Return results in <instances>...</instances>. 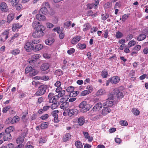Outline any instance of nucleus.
Returning a JSON list of instances; mask_svg holds the SVG:
<instances>
[{
    "instance_id": "obj_34",
    "label": "nucleus",
    "mask_w": 148,
    "mask_h": 148,
    "mask_svg": "<svg viewBox=\"0 0 148 148\" xmlns=\"http://www.w3.org/2000/svg\"><path fill=\"white\" fill-rule=\"evenodd\" d=\"M9 33V30H7L5 31L2 33V35L3 37H5V39L6 40L8 38Z\"/></svg>"
},
{
    "instance_id": "obj_20",
    "label": "nucleus",
    "mask_w": 148,
    "mask_h": 148,
    "mask_svg": "<svg viewBox=\"0 0 148 148\" xmlns=\"http://www.w3.org/2000/svg\"><path fill=\"white\" fill-rule=\"evenodd\" d=\"M102 107V105L101 103H98L93 107V109L95 111L99 110L101 109Z\"/></svg>"
},
{
    "instance_id": "obj_27",
    "label": "nucleus",
    "mask_w": 148,
    "mask_h": 148,
    "mask_svg": "<svg viewBox=\"0 0 148 148\" xmlns=\"http://www.w3.org/2000/svg\"><path fill=\"white\" fill-rule=\"evenodd\" d=\"M50 8L49 4L48 3L45 2L42 4L41 9H47Z\"/></svg>"
},
{
    "instance_id": "obj_14",
    "label": "nucleus",
    "mask_w": 148,
    "mask_h": 148,
    "mask_svg": "<svg viewBox=\"0 0 148 148\" xmlns=\"http://www.w3.org/2000/svg\"><path fill=\"white\" fill-rule=\"evenodd\" d=\"M53 93L52 92L49 93L48 95V99L49 100V102L50 103H53L57 100V99H53L54 98V96H53Z\"/></svg>"
},
{
    "instance_id": "obj_13",
    "label": "nucleus",
    "mask_w": 148,
    "mask_h": 148,
    "mask_svg": "<svg viewBox=\"0 0 148 148\" xmlns=\"http://www.w3.org/2000/svg\"><path fill=\"white\" fill-rule=\"evenodd\" d=\"M39 12L40 13H42L45 15L48 14L52 15L53 14V10H40Z\"/></svg>"
},
{
    "instance_id": "obj_25",
    "label": "nucleus",
    "mask_w": 148,
    "mask_h": 148,
    "mask_svg": "<svg viewBox=\"0 0 148 148\" xmlns=\"http://www.w3.org/2000/svg\"><path fill=\"white\" fill-rule=\"evenodd\" d=\"M54 39L53 38H49L48 39L46 40L45 43L47 45H50L52 44L54 42Z\"/></svg>"
},
{
    "instance_id": "obj_30",
    "label": "nucleus",
    "mask_w": 148,
    "mask_h": 148,
    "mask_svg": "<svg viewBox=\"0 0 148 148\" xmlns=\"http://www.w3.org/2000/svg\"><path fill=\"white\" fill-rule=\"evenodd\" d=\"M106 92L104 89H101L98 90L97 92L96 95L97 96L102 95L105 93Z\"/></svg>"
},
{
    "instance_id": "obj_39",
    "label": "nucleus",
    "mask_w": 148,
    "mask_h": 148,
    "mask_svg": "<svg viewBox=\"0 0 148 148\" xmlns=\"http://www.w3.org/2000/svg\"><path fill=\"white\" fill-rule=\"evenodd\" d=\"M19 120V118L18 116H15L13 118H12V120H11V123L13 124L16 123L18 122Z\"/></svg>"
},
{
    "instance_id": "obj_3",
    "label": "nucleus",
    "mask_w": 148,
    "mask_h": 148,
    "mask_svg": "<svg viewBox=\"0 0 148 148\" xmlns=\"http://www.w3.org/2000/svg\"><path fill=\"white\" fill-rule=\"evenodd\" d=\"M32 27L36 30H45V29L44 26L41 25L40 23L37 21H34L33 22Z\"/></svg>"
},
{
    "instance_id": "obj_59",
    "label": "nucleus",
    "mask_w": 148,
    "mask_h": 148,
    "mask_svg": "<svg viewBox=\"0 0 148 148\" xmlns=\"http://www.w3.org/2000/svg\"><path fill=\"white\" fill-rule=\"evenodd\" d=\"M86 89L89 93H90L93 90V88L92 86L90 85L87 86L86 87Z\"/></svg>"
},
{
    "instance_id": "obj_53",
    "label": "nucleus",
    "mask_w": 148,
    "mask_h": 148,
    "mask_svg": "<svg viewBox=\"0 0 148 148\" xmlns=\"http://www.w3.org/2000/svg\"><path fill=\"white\" fill-rule=\"evenodd\" d=\"M78 46H79V47L81 50L85 48L86 46L85 44H81L80 43L78 44Z\"/></svg>"
},
{
    "instance_id": "obj_21",
    "label": "nucleus",
    "mask_w": 148,
    "mask_h": 148,
    "mask_svg": "<svg viewBox=\"0 0 148 148\" xmlns=\"http://www.w3.org/2000/svg\"><path fill=\"white\" fill-rule=\"evenodd\" d=\"M43 47V46L41 44H38L35 46V47H33V50L35 51H38L42 49Z\"/></svg>"
},
{
    "instance_id": "obj_7",
    "label": "nucleus",
    "mask_w": 148,
    "mask_h": 148,
    "mask_svg": "<svg viewBox=\"0 0 148 148\" xmlns=\"http://www.w3.org/2000/svg\"><path fill=\"white\" fill-rule=\"evenodd\" d=\"M114 93L115 97L121 99L124 97V95L122 92H120L119 90L115 88L114 90Z\"/></svg>"
},
{
    "instance_id": "obj_64",
    "label": "nucleus",
    "mask_w": 148,
    "mask_h": 148,
    "mask_svg": "<svg viewBox=\"0 0 148 148\" xmlns=\"http://www.w3.org/2000/svg\"><path fill=\"white\" fill-rule=\"evenodd\" d=\"M49 79V77L48 76L44 75L41 76L40 79L46 81Z\"/></svg>"
},
{
    "instance_id": "obj_56",
    "label": "nucleus",
    "mask_w": 148,
    "mask_h": 148,
    "mask_svg": "<svg viewBox=\"0 0 148 148\" xmlns=\"http://www.w3.org/2000/svg\"><path fill=\"white\" fill-rule=\"evenodd\" d=\"M120 124L123 126H126L128 125V123L126 121H120Z\"/></svg>"
},
{
    "instance_id": "obj_44",
    "label": "nucleus",
    "mask_w": 148,
    "mask_h": 148,
    "mask_svg": "<svg viewBox=\"0 0 148 148\" xmlns=\"http://www.w3.org/2000/svg\"><path fill=\"white\" fill-rule=\"evenodd\" d=\"M48 126V124L47 123L44 122L42 123L41 125V128L42 129H44L47 128Z\"/></svg>"
},
{
    "instance_id": "obj_62",
    "label": "nucleus",
    "mask_w": 148,
    "mask_h": 148,
    "mask_svg": "<svg viewBox=\"0 0 148 148\" xmlns=\"http://www.w3.org/2000/svg\"><path fill=\"white\" fill-rule=\"evenodd\" d=\"M136 42L134 40H131L128 43V45L130 47H132L133 46H134L136 44Z\"/></svg>"
},
{
    "instance_id": "obj_47",
    "label": "nucleus",
    "mask_w": 148,
    "mask_h": 148,
    "mask_svg": "<svg viewBox=\"0 0 148 148\" xmlns=\"http://www.w3.org/2000/svg\"><path fill=\"white\" fill-rule=\"evenodd\" d=\"M33 69L32 67L31 66H27L26 68L25 69V72L26 73H28L29 72L30 73L31 71Z\"/></svg>"
},
{
    "instance_id": "obj_24",
    "label": "nucleus",
    "mask_w": 148,
    "mask_h": 148,
    "mask_svg": "<svg viewBox=\"0 0 148 148\" xmlns=\"http://www.w3.org/2000/svg\"><path fill=\"white\" fill-rule=\"evenodd\" d=\"M69 103L68 102H64L60 105V107L62 109L65 110H66V108L69 107Z\"/></svg>"
},
{
    "instance_id": "obj_38",
    "label": "nucleus",
    "mask_w": 148,
    "mask_h": 148,
    "mask_svg": "<svg viewBox=\"0 0 148 148\" xmlns=\"http://www.w3.org/2000/svg\"><path fill=\"white\" fill-rule=\"evenodd\" d=\"M20 52V51L18 49H16L11 51V53L13 55H16L18 54Z\"/></svg>"
},
{
    "instance_id": "obj_22",
    "label": "nucleus",
    "mask_w": 148,
    "mask_h": 148,
    "mask_svg": "<svg viewBox=\"0 0 148 148\" xmlns=\"http://www.w3.org/2000/svg\"><path fill=\"white\" fill-rule=\"evenodd\" d=\"M22 26V25L18 23L14 24L12 25V30L13 31H15L16 29L20 28Z\"/></svg>"
},
{
    "instance_id": "obj_43",
    "label": "nucleus",
    "mask_w": 148,
    "mask_h": 148,
    "mask_svg": "<svg viewBox=\"0 0 148 148\" xmlns=\"http://www.w3.org/2000/svg\"><path fill=\"white\" fill-rule=\"evenodd\" d=\"M84 27L83 31H85L89 29L90 28V25L89 23H86L84 25Z\"/></svg>"
},
{
    "instance_id": "obj_1",
    "label": "nucleus",
    "mask_w": 148,
    "mask_h": 148,
    "mask_svg": "<svg viewBox=\"0 0 148 148\" xmlns=\"http://www.w3.org/2000/svg\"><path fill=\"white\" fill-rule=\"evenodd\" d=\"M79 106L80 108L81 111L83 112H87L90 108V105L86 101H84L82 102Z\"/></svg>"
},
{
    "instance_id": "obj_28",
    "label": "nucleus",
    "mask_w": 148,
    "mask_h": 148,
    "mask_svg": "<svg viewBox=\"0 0 148 148\" xmlns=\"http://www.w3.org/2000/svg\"><path fill=\"white\" fill-rule=\"evenodd\" d=\"M71 136L69 133H68L66 134L63 137V141L64 142H66L71 138Z\"/></svg>"
},
{
    "instance_id": "obj_12",
    "label": "nucleus",
    "mask_w": 148,
    "mask_h": 148,
    "mask_svg": "<svg viewBox=\"0 0 148 148\" xmlns=\"http://www.w3.org/2000/svg\"><path fill=\"white\" fill-rule=\"evenodd\" d=\"M111 83L113 84L118 83L120 81L119 77L117 76H113L110 78Z\"/></svg>"
},
{
    "instance_id": "obj_51",
    "label": "nucleus",
    "mask_w": 148,
    "mask_h": 148,
    "mask_svg": "<svg viewBox=\"0 0 148 148\" xmlns=\"http://www.w3.org/2000/svg\"><path fill=\"white\" fill-rule=\"evenodd\" d=\"M129 16V14H125L123 15L122 16V18H120V19L122 20L123 21H125V20L127 19Z\"/></svg>"
},
{
    "instance_id": "obj_5",
    "label": "nucleus",
    "mask_w": 148,
    "mask_h": 148,
    "mask_svg": "<svg viewBox=\"0 0 148 148\" xmlns=\"http://www.w3.org/2000/svg\"><path fill=\"white\" fill-rule=\"evenodd\" d=\"M45 30H36L32 34V36L34 38H38L42 36L44 34L43 31Z\"/></svg>"
},
{
    "instance_id": "obj_29",
    "label": "nucleus",
    "mask_w": 148,
    "mask_h": 148,
    "mask_svg": "<svg viewBox=\"0 0 148 148\" xmlns=\"http://www.w3.org/2000/svg\"><path fill=\"white\" fill-rule=\"evenodd\" d=\"M146 35L144 34H141L139 35L137 38L138 41H141L144 40L146 38Z\"/></svg>"
},
{
    "instance_id": "obj_15",
    "label": "nucleus",
    "mask_w": 148,
    "mask_h": 148,
    "mask_svg": "<svg viewBox=\"0 0 148 148\" xmlns=\"http://www.w3.org/2000/svg\"><path fill=\"white\" fill-rule=\"evenodd\" d=\"M40 56V54H36L33 55L32 56L31 59L32 60L29 61V63H32L34 61V60H37L39 58Z\"/></svg>"
},
{
    "instance_id": "obj_40",
    "label": "nucleus",
    "mask_w": 148,
    "mask_h": 148,
    "mask_svg": "<svg viewBox=\"0 0 148 148\" xmlns=\"http://www.w3.org/2000/svg\"><path fill=\"white\" fill-rule=\"evenodd\" d=\"M75 145L77 148H82L83 145L82 143L79 141H77L75 142Z\"/></svg>"
},
{
    "instance_id": "obj_52",
    "label": "nucleus",
    "mask_w": 148,
    "mask_h": 148,
    "mask_svg": "<svg viewBox=\"0 0 148 148\" xmlns=\"http://www.w3.org/2000/svg\"><path fill=\"white\" fill-rule=\"evenodd\" d=\"M71 21H69L65 22L64 23V26L66 28H68L71 26Z\"/></svg>"
},
{
    "instance_id": "obj_18",
    "label": "nucleus",
    "mask_w": 148,
    "mask_h": 148,
    "mask_svg": "<svg viewBox=\"0 0 148 148\" xmlns=\"http://www.w3.org/2000/svg\"><path fill=\"white\" fill-rule=\"evenodd\" d=\"M49 67V65L48 63H44L42 64L40 67V69L42 71L47 70Z\"/></svg>"
},
{
    "instance_id": "obj_2",
    "label": "nucleus",
    "mask_w": 148,
    "mask_h": 148,
    "mask_svg": "<svg viewBox=\"0 0 148 148\" xmlns=\"http://www.w3.org/2000/svg\"><path fill=\"white\" fill-rule=\"evenodd\" d=\"M47 86L45 85H42L38 87V90L35 93L36 95L39 96L44 95L47 88Z\"/></svg>"
},
{
    "instance_id": "obj_33",
    "label": "nucleus",
    "mask_w": 148,
    "mask_h": 148,
    "mask_svg": "<svg viewBox=\"0 0 148 148\" xmlns=\"http://www.w3.org/2000/svg\"><path fill=\"white\" fill-rule=\"evenodd\" d=\"M9 132L5 133V134L4 137L3 138V139L4 141H7L11 139V134Z\"/></svg>"
},
{
    "instance_id": "obj_55",
    "label": "nucleus",
    "mask_w": 148,
    "mask_h": 148,
    "mask_svg": "<svg viewBox=\"0 0 148 148\" xmlns=\"http://www.w3.org/2000/svg\"><path fill=\"white\" fill-rule=\"evenodd\" d=\"M46 141V138H45L42 137L40 139L39 142L40 144H43L45 143Z\"/></svg>"
},
{
    "instance_id": "obj_32",
    "label": "nucleus",
    "mask_w": 148,
    "mask_h": 148,
    "mask_svg": "<svg viewBox=\"0 0 148 148\" xmlns=\"http://www.w3.org/2000/svg\"><path fill=\"white\" fill-rule=\"evenodd\" d=\"M14 18V15L13 14L11 13L9 14L8 16L7 22L10 23L13 20Z\"/></svg>"
},
{
    "instance_id": "obj_42",
    "label": "nucleus",
    "mask_w": 148,
    "mask_h": 148,
    "mask_svg": "<svg viewBox=\"0 0 148 148\" xmlns=\"http://www.w3.org/2000/svg\"><path fill=\"white\" fill-rule=\"evenodd\" d=\"M55 74L56 75L59 76L63 75V72L61 70L58 69L55 71Z\"/></svg>"
},
{
    "instance_id": "obj_31",
    "label": "nucleus",
    "mask_w": 148,
    "mask_h": 148,
    "mask_svg": "<svg viewBox=\"0 0 148 148\" xmlns=\"http://www.w3.org/2000/svg\"><path fill=\"white\" fill-rule=\"evenodd\" d=\"M8 8L7 4L5 2H2L0 3V9H6Z\"/></svg>"
},
{
    "instance_id": "obj_48",
    "label": "nucleus",
    "mask_w": 148,
    "mask_h": 148,
    "mask_svg": "<svg viewBox=\"0 0 148 148\" xmlns=\"http://www.w3.org/2000/svg\"><path fill=\"white\" fill-rule=\"evenodd\" d=\"M115 97L114 94H110L108 95V98L107 99L110 100L114 101V97Z\"/></svg>"
},
{
    "instance_id": "obj_17",
    "label": "nucleus",
    "mask_w": 148,
    "mask_h": 148,
    "mask_svg": "<svg viewBox=\"0 0 148 148\" xmlns=\"http://www.w3.org/2000/svg\"><path fill=\"white\" fill-rule=\"evenodd\" d=\"M113 105V101L107 99V101L103 103V106L110 107Z\"/></svg>"
},
{
    "instance_id": "obj_61",
    "label": "nucleus",
    "mask_w": 148,
    "mask_h": 148,
    "mask_svg": "<svg viewBox=\"0 0 148 148\" xmlns=\"http://www.w3.org/2000/svg\"><path fill=\"white\" fill-rule=\"evenodd\" d=\"M48 117V114H46L41 116L40 118L42 120H45L47 119Z\"/></svg>"
},
{
    "instance_id": "obj_58",
    "label": "nucleus",
    "mask_w": 148,
    "mask_h": 148,
    "mask_svg": "<svg viewBox=\"0 0 148 148\" xmlns=\"http://www.w3.org/2000/svg\"><path fill=\"white\" fill-rule=\"evenodd\" d=\"M10 108V107L9 106L4 107L3 108L2 111L4 113H6Z\"/></svg>"
},
{
    "instance_id": "obj_45",
    "label": "nucleus",
    "mask_w": 148,
    "mask_h": 148,
    "mask_svg": "<svg viewBox=\"0 0 148 148\" xmlns=\"http://www.w3.org/2000/svg\"><path fill=\"white\" fill-rule=\"evenodd\" d=\"M50 106H44L42 109H40L38 111L39 113L41 114L42 113V111L43 110L44 111H46L48 110Z\"/></svg>"
},
{
    "instance_id": "obj_19",
    "label": "nucleus",
    "mask_w": 148,
    "mask_h": 148,
    "mask_svg": "<svg viewBox=\"0 0 148 148\" xmlns=\"http://www.w3.org/2000/svg\"><path fill=\"white\" fill-rule=\"evenodd\" d=\"M36 18L37 19L40 21H45L46 20L45 16L40 14H38L36 16Z\"/></svg>"
},
{
    "instance_id": "obj_49",
    "label": "nucleus",
    "mask_w": 148,
    "mask_h": 148,
    "mask_svg": "<svg viewBox=\"0 0 148 148\" xmlns=\"http://www.w3.org/2000/svg\"><path fill=\"white\" fill-rule=\"evenodd\" d=\"M123 36V34L121 32L118 31L116 32V37L117 38H119L122 37Z\"/></svg>"
},
{
    "instance_id": "obj_41",
    "label": "nucleus",
    "mask_w": 148,
    "mask_h": 148,
    "mask_svg": "<svg viewBox=\"0 0 148 148\" xmlns=\"http://www.w3.org/2000/svg\"><path fill=\"white\" fill-rule=\"evenodd\" d=\"M54 102V103H53L51 106V108L52 109L56 108L59 105V102L56 101Z\"/></svg>"
},
{
    "instance_id": "obj_4",
    "label": "nucleus",
    "mask_w": 148,
    "mask_h": 148,
    "mask_svg": "<svg viewBox=\"0 0 148 148\" xmlns=\"http://www.w3.org/2000/svg\"><path fill=\"white\" fill-rule=\"evenodd\" d=\"M32 27L36 30H45V29L44 26L41 25L40 23L37 21H34L33 22Z\"/></svg>"
},
{
    "instance_id": "obj_6",
    "label": "nucleus",
    "mask_w": 148,
    "mask_h": 148,
    "mask_svg": "<svg viewBox=\"0 0 148 148\" xmlns=\"http://www.w3.org/2000/svg\"><path fill=\"white\" fill-rule=\"evenodd\" d=\"M26 133L25 132L22 133L21 135L18 137L16 140V142L17 144L19 145H22V143H23L24 138L26 136Z\"/></svg>"
},
{
    "instance_id": "obj_11",
    "label": "nucleus",
    "mask_w": 148,
    "mask_h": 148,
    "mask_svg": "<svg viewBox=\"0 0 148 148\" xmlns=\"http://www.w3.org/2000/svg\"><path fill=\"white\" fill-rule=\"evenodd\" d=\"M68 116L70 117H72L76 115L78 113V110L76 109L71 110L68 109Z\"/></svg>"
},
{
    "instance_id": "obj_36",
    "label": "nucleus",
    "mask_w": 148,
    "mask_h": 148,
    "mask_svg": "<svg viewBox=\"0 0 148 148\" xmlns=\"http://www.w3.org/2000/svg\"><path fill=\"white\" fill-rule=\"evenodd\" d=\"M79 93V92L77 91H73L70 92L69 96L71 97H74L76 96Z\"/></svg>"
},
{
    "instance_id": "obj_57",
    "label": "nucleus",
    "mask_w": 148,
    "mask_h": 148,
    "mask_svg": "<svg viewBox=\"0 0 148 148\" xmlns=\"http://www.w3.org/2000/svg\"><path fill=\"white\" fill-rule=\"evenodd\" d=\"M59 111L58 110H55L53 111L51 113L53 117L57 116L58 115Z\"/></svg>"
},
{
    "instance_id": "obj_26",
    "label": "nucleus",
    "mask_w": 148,
    "mask_h": 148,
    "mask_svg": "<svg viewBox=\"0 0 148 148\" xmlns=\"http://www.w3.org/2000/svg\"><path fill=\"white\" fill-rule=\"evenodd\" d=\"M85 122V119L83 116L79 117L78 120V122L79 125L81 126L84 124Z\"/></svg>"
},
{
    "instance_id": "obj_37",
    "label": "nucleus",
    "mask_w": 148,
    "mask_h": 148,
    "mask_svg": "<svg viewBox=\"0 0 148 148\" xmlns=\"http://www.w3.org/2000/svg\"><path fill=\"white\" fill-rule=\"evenodd\" d=\"M88 9H97V5L95 4H89L87 5Z\"/></svg>"
},
{
    "instance_id": "obj_9",
    "label": "nucleus",
    "mask_w": 148,
    "mask_h": 148,
    "mask_svg": "<svg viewBox=\"0 0 148 148\" xmlns=\"http://www.w3.org/2000/svg\"><path fill=\"white\" fill-rule=\"evenodd\" d=\"M56 92L58 93V94L57 95L54 96L53 99L58 100L59 98L63 97L65 93V91L64 90H62V88H61V90H60V91L58 92Z\"/></svg>"
},
{
    "instance_id": "obj_10",
    "label": "nucleus",
    "mask_w": 148,
    "mask_h": 148,
    "mask_svg": "<svg viewBox=\"0 0 148 148\" xmlns=\"http://www.w3.org/2000/svg\"><path fill=\"white\" fill-rule=\"evenodd\" d=\"M82 37L79 36H76L73 37L71 40V43L73 45H75L81 39Z\"/></svg>"
},
{
    "instance_id": "obj_46",
    "label": "nucleus",
    "mask_w": 148,
    "mask_h": 148,
    "mask_svg": "<svg viewBox=\"0 0 148 148\" xmlns=\"http://www.w3.org/2000/svg\"><path fill=\"white\" fill-rule=\"evenodd\" d=\"M108 75V72L106 71L103 70L102 71L101 76L104 78H106L107 77Z\"/></svg>"
},
{
    "instance_id": "obj_60",
    "label": "nucleus",
    "mask_w": 148,
    "mask_h": 148,
    "mask_svg": "<svg viewBox=\"0 0 148 148\" xmlns=\"http://www.w3.org/2000/svg\"><path fill=\"white\" fill-rule=\"evenodd\" d=\"M101 16L102 19L103 20H106L109 17V15L106 14H101Z\"/></svg>"
},
{
    "instance_id": "obj_16",
    "label": "nucleus",
    "mask_w": 148,
    "mask_h": 148,
    "mask_svg": "<svg viewBox=\"0 0 148 148\" xmlns=\"http://www.w3.org/2000/svg\"><path fill=\"white\" fill-rule=\"evenodd\" d=\"M61 84V82L60 81H57L54 84L55 86L57 87L56 90V92H58L61 90L62 87L60 86Z\"/></svg>"
},
{
    "instance_id": "obj_50",
    "label": "nucleus",
    "mask_w": 148,
    "mask_h": 148,
    "mask_svg": "<svg viewBox=\"0 0 148 148\" xmlns=\"http://www.w3.org/2000/svg\"><path fill=\"white\" fill-rule=\"evenodd\" d=\"M132 112L135 115H138L139 114V111L136 108H134L132 110Z\"/></svg>"
},
{
    "instance_id": "obj_8",
    "label": "nucleus",
    "mask_w": 148,
    "mask_h": 148,
    "mask_svg": "<svg viewBox=\"0 0 148 148\" xmlns=\"http://www.w3.org/2000/svg\"><path fill=\"white\" fill-rule=\"evenodd\" d=\"M33 45L31 42H27L25 44L24 48L26 51L29 52L33 49Z\"/></svg>"
},
{
    "instance_id": "obj_23",
    "label": "nucleus",
    "mask_w": 148,
    "mask_h": 148,
    "mask_svg": "<svg viewBox=\"0 0 148 148\" xmlns=\"http://www.w3.org/2000/svg\"><path fill=\"white\" fill-rule=\"evenodd\" d=\"M111 110L109 107L104 106L103 109L102 111V113L104 115H105L110 112Z\"/></svg>"
},
{
    "instance_id": "obj_35",
    "label": "nucleus",
    "mask_w": 148,
    "mask_h": 148,
    "mask_svg": "<svg viewBox=\"0 0 148 148\" xmlns=\"http://www.w3.org/2000/svg\"><path fill=\"white\" fill-rule=\"evenodd\" d=\"M38 73V71L37 70L33 69L29 73V75L30 76L32 77L36 75Z\"/></svg>"
},
{
    "instance_id": "obj_63",
    "label": "nucleus",
    "mask_w": 148,
    "mask_h": 148,
    "mask_svg": "<svg viewBox=\"0 0 148 148\" xmlns=\"http://www.w3.org/2000/svg\"><path fill=\"white\" fill-rule=\"evenodd\" d=\"M75 51V49L73 48H71L67 51V53L69 55L72 54Z\"/></svg>"
},
{
    "instance_id": "obj_54",
    "label": "nucleus",
    "mask_w": 148,
    "mask_h": 148,
    "mask_svg": "<svg viewBox=\"0 0 148 148\" xmlns=\"http://www.w3.org/2000/svg\"><path fill=\"white\" fill-rule=\"evenodd\" d=\"M74 89V88L72 86H70L68 87L66 89V90L67 92H71L73 91Z\"/></svg>"
}]
</instances>
